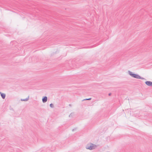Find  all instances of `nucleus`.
Masks as SVG:
<instances>
[{
  "mask_svg": "<svg viewBox=\"0 0 152 152\" xmlns=\"http://www.w3.org/2000/svg\"><path fill=\"white\" fill-rule=\"evenodd\" d=\"M128 73L131 77L134 78L146 80L145 78L140 77L138 74H134L130 71H128Z\"/></svg>",
  "mask_w": 152,
  "mask_h": 152,
  "instance_id": "f257e3e1",
  "label": "nucleus"
},
{
  "mask_svg": "<svg viewBox=\"0 0 152 152\" xmlns=\"http://www.w3.org/2000/svg\"><path fill=\"white\" fill-rule=\"evenodd\" d=\"M96 147V145L93 143H90L88 144L86 147V148L88 149L92 150L95 149Z\"/></svg>",
  "mask_w": 152,
  "mask_h": 152,
  "instance_id": "f03ea898",
  "label": "nucleus"
},
{
  "mask_svg": "<svg viewBox=\"0 0 152 152\" xmlns=\"http://www.w3.org/2000/svg\"><path fill=\"white\" fill-rule=\"evenodd\" d=\"M145 83L148 86H152V82L150 81H147L145 82Z\"/></svg>",
  "mask_w": 152,
  "mask_h": 152,
  "instance_id": "7ed1b4c3",
  "label": "nucleus"
},
{
  "mask_svg": "<svg viewBox=\"0 0 152 152\" xmlns=\"http://www.w3.org/2000/svg\"><path fill=\"white\" fill-rule=\"evenodd\" d=\"M48 99L47 97L46 96H45L43 97L42 99V101L43 103H45L46 102Z\"/></svg>",
  "mask_w": 152,
  "mask_h": 152,
  "instance_id": "20e7f679",
  "label": "nucleus"
},
{
  "mask_svg": "<svg viewBox=\"0 0 152 152\" xmlns=\"http://www.w3.org/2000/svg\"><path fill=\"white\" fill-rule=\"evenodd\" d=\"M41 152H51V151L49 148H47L42 151Z\"/></svg>",
  "mask_w": 152,
  "mask_h": 152,
  "instance_id": "39448f33",
  "label": "nucleus"
},
{
  "mask_svg": "<svg viewBox=\"0 0 152 152\" xmlns=\"http://www.w3.org/2000/svg\"><path fill=\"white\" fill-rule=\"evenodd\" d=\"M1 97L3 99H4L5 98L6 95L4 93H2L0 92Z\"/></svg>",
  "mask_w": 152,
  "mask_h": 152,
  "instance_id": "423d86ee",
  "label": "nucleus"
},
{
  "mask_svg": "<svg viewBox=\"0 0 152 152\" xmlns=\"http://www.w3.org/2000/svg\"><path fill=\"white\" fill-rule=\"evenodd\" d=\"M29 99V96H28L25 99H21V100L22 101H26L28 100Z\"/></svg>",
  "mask_w": 152,
  "mask_h": 152,
  "instance_id": "0eeeda50",
  "label": "nucleus"
},
{
  "mask_svg": "<svg viewBox=\"0 0 152 152\" xmlns=\"http://www.w3.org/2000/svg\"><path fill=\"white\" fill-rule=\"evenodd\" d=\"M50 107H51V108H53L54 107V105L53 104H52V103H51L50 105Z\"/></svg>",
  "mask_w": 152,
  "mask_h": 152,
  "instance_id": "6e6552de",
  "label": "nucleus"
},
{
  "mask_svg": "<svg viewBox=\"0 0 152 152\" xmlns=\"http://www.w3.org/2000/svg\"><path fill=\"white\" fill-rule=\"evenodd\" d=\"M91 99V98H89L88 99H84L82 101H84V100H90Z\"/></svg>",
  "mask_w": 152,
  "mask_h": 152,
  "instance_id": "1a4fd4ad",
  "label": "nucleus"
},
{
  "mask_svg": "<svg viewBox=\"0 0 152 152\" xmlns=\"http://www.w3.org/2000/svg\"><path fill=\"white\" fill-rule=\"evenodd\" d=\"M72 116V113H71L69 115V117H71Z\"/></svg>",
  "mask_w": 152,
  "mask_h": 152,
  "instance_id": "9d476101",
  "label": "nucleus"
},
{
  "mask_svg": "<svg viewBox=\"0 0 152 152\" xmlns=\"http://www.w3.org/2000/svg\"><path fill=\"white\" fill-rule=\"evenodd\" d=\"M111 93H109V94H108V95H109V96H110L111 95Z\"/></svg>",
  "mask_w": 152,
  "mask_h": 152,
  "instance_id": "9b49d317",
  "label": "nucleus"
},
{
  "mask_svg": "<svg viewBox=\"0 0 152 152\" xmlns=\"http://www.w3.org/2000/svg\"><path fill=\"white\" fill-rule=\"evenodd\" d=\"M75 129H72V131H75Z\"/></svg>",
  "mask_w": 152,
  "mask_h": 152,
  "instance_id": "f8f14e48",
  "label": "nucleus"
},
{
  "mask_svg": "<svg viewBox=\"0 0 152 152\" xmlns=\"http://www.w3.org/2000/svg\"><path fill=\"white\" fill-rule=\"evenodd\" d=\"M69 106H71V104H69Z\"/></svg>",
  "mask_w": 152,
  "mask_h": 152,
  "instance_id": "ddd939ff",
  "label": "nucleus"
}]
</instances>
